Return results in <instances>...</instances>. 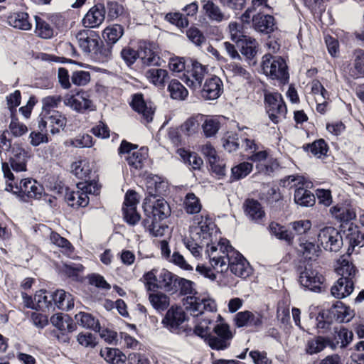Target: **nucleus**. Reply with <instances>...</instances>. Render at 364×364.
<instances>
[{
	"label": "nucleus",
	"instance_id": "nucleus-17",
	"mask_svg": "<svg viewBox=\"0 0 364 364\" xmlns=\"http://www.w3.org/2000/svg\"><path fill=\"white\" fill-rule=\"evenodd\" d=\"M223 84L218 76L207 78L200 90L201 97L207 100L218 99L223 92Z\"/></svg>",
	"mask_w": 364,
	"mask_h": 364
},
{
	"label": "nucleus",
	"instance_id": "nucleus-59",
	"mask_svg": "<svg viewBox=\"0 0 364 364\" xmlns=\"http://www.w3.org/2000/svg\"><path fill=\"white\" fill-rule=\"evenodd\" d=\"M62 98L60 95L47 96L42 99V109L44 113L51 112V109L58 107Z\"/></svg>",
	"mask_w": 364,
	"mask_h": 364
},
{
	"label": "nucleus",
	"instance_id": "nucleus-21",
	"mask_svg": "<svg viewBox=\"0 0 364 364\" xmlns=\"http://www.w3.org/2000/svg\"><path fill=\"white\" fill-rule=\"evenodd\" d=\"M253 28L257 32L269 34L277 28L275 19L272 15L258 14L252 17Z\"/></svg>",
	"mask_w": 364,
	"mask_h": 364
},
{
	"label": "nucleus",
	"instance_id": "nucleus-1",
	"mask_svg": "<svg viewBox=\"0 0 364 364\" xmlns=\"http://www.w3.org/2000/svg\"><path fill=\"white\" fill-rule=\"evenodd\" d=\"M206 254L210 262L218 272L230 269L235 276L245 279L252 272L248 261L230 245L226 239H221L218 245H207Z\"/></svg>",
	"mask_w": 364,
	"mask_h": 364
},
{
	"label": "nucleus",
	"instance_id": "nucleus-10",
	"mask_svg": "<svg viewBox=\"0 0 364 364\" xmlns=\"http://www.w3.org/2000/svg\"><path fill=\"white\" fill-rule=\"evenodd\" d=\"M230 29L233 41H235L237 46L240 47L242 55L247 58H252L257 53V42L255 39L245 35H237V23H230Z\"/></svg>",
	"mask_w": 364,
	"mask_h": 364
},
{
	"label": "nucleus",
	"instance_id": "nucleus-36",
	"mask_svg": "<svg viewBox=\"0 0 364 364\" xmlns=\"http://www.w3.org/2000/svg\"><path fill=\"white\" fill-rule=\"evenodd\" d=\"M346 237L349 243L348 252L350 247L353 249L356 246H364V232L359 230L357 226L350 225L346 230Z\"/></svg>",
	"mask_w": 364,
	"mask_h": 364
},
{
	"label": "nucleus",
	"instance_id": "nucleus-62",
	"mask_svg": "<svg viewBox=\"0 0 364 364\" xmlns=\"http://www.w3.org/2000/svg\"><path fill=\"white\" fill-rule=\"evenodd\" d=\"M76 188L80 189L82 193H85L87 196H88V194L97 195L100 190L96 183L88 181L77 183Z\"/></svg>",
	"mask_w": 364,
	"mask_h": 364
},
{
	"label": "nucleus",
	"instance_id": "nucleus-48",
	"mask_svg": "<svg viewBox=\"0 0 364 364\" xmlns=\"http://www.w3.org/2000/svg\"><path fill=\"white\" fill-rule=\"evenodd\" d=\"M220 128V122L216 117H206L202 124V129L206 137L214 136Z\"/></svg>",
	"mask_w": 364,
	"mask_h": 364
},
{
	"label": "nucleus",
	"instance_id": "nucleus-33",
	"mask_svg": "<svg viewBox=\"0 0 364 364\" xmlns=\"http://www.w3.org/2000/svg\"><path fill=\"white\" fill-rule=\"evenodd\" d=\"M349 75L353 79L364 77V50L359 49L355 52L353 66L350 68Z\"/></svg>",
	"mask_w": 364,
	"mask_h": 364
},
{
	"label": "nucleus",
	"instance_id": "nucleus-25",
	"mask_svg": "<svg viewBox=\"0 0 364 364\" xmlns=\"http://www.w3.org/2000/svg\"><path fill=\"white\" fill-rule=\"evenodd\" d=\"M7 23L14 28L28 31L32 28L29 16L26 12H14L7 16Z\"/></svg>",
	"mask_w": 364,
	"mask_h": 364
},
{
	"label": "nucleus",
	"instance_id": "nucleus-61",
	"mask_svg": "<svg viewBox=\"0 0 364 364\" xmlns=\"http://www.w3.org/2000/svg\"><path fill=\"white\" fill-rule=\"evenodd\" d=\"M72 82L77 86H84L90 81V74L87 71L78 70L73 73Z\"/></svg>",
	"mask_w": 364,
	"mask_h": 364
},
{
	"label": "nucleus",
	"instance_id": "nucleus-35",
	"mask_svg": "<svg viewBox=\"0 0 364 364\" xmlns=\"http://www.w3.org/2000/svg\"><path fill=\"white\" fill-rule=\"evenodd\" d=\"M145 76L154 85L163 87L165 85L166 80L168 79V74L166 70L150 68L146 72Z\"/></svg>",
	"mask_w": 364,
	"mask_h": 364
},
{
	"label": "nucleus",
	"instance_id": "nucleus-8",
	"mask_svg": "<svg viewBox=\"0 0 364 364\" xmlns=\"http://www.w3.org/2000/svg\"><path fill=\"white\" fill-rule=\"evenodd\" d=\"M266 109L269 118L274 124H277L287 114V107L281 94L269 92L264 95Z\"/></svg>",
	"mask_w": 364,
	"mask_h": 364
},
{
	"label": "nucleus",
	"instance_id": "nucleus-9",
	"mask_svg": "<svg viewBox=\"0 0 364 364\" xmlns=\"http://www.w3.org/2000/svg\"><path fill=\"white\" fill-rule=\"evenodd\" d=\"M318 242L325 250L338 252L343 245V239L340 232L333 227H326L320 230Z\"/></svg>",
	"mask_w": 364,
	"mask_h": 364
},
{
	"label": "nucleus",
	"instance_id": "nucleus-23",
	"mask_svg": "<svg viewBox=\"0 0 364 364\" xmlns=\"http://www.w3.org/2000/svg\"><path fill=\"white\" fill-rule=\"evenodd\" d=\"M178 277L173 274L167 269H162L158 273L159 289H164L167 292H176V282Z\"/></svg>",
	"mask_w": 364,
	"mask_h": 364
},
{
	"label": "nucleus",
	"instance_id": "nucleus-7",
	"mask_svg": "<svg viewBox=\"0 0 364 364\" xmlns=\"http://www.w3.org/2000/svg\"><path fill=\"white\" fill-rule=\"evenodd\" d=\"M183 304L186 310L194 317L202 315L205 311H216L215 301L205 296H187L183 299Z\"/></svg>",
	"mask_w": 364,
	"mask_h": 364
},
{
	"label": "nucleus",
	"instance_id": "nucleus-18",
	"mask_svg": "<svg viewBox=\"0 0 364 364\" xmlns=\"http://www.w3.org/2000/svg\"><path fill=\"white\" fill-rule=\"evenodd\" d=\"M28 158V153L24 149L16 144L13 145L9 156V164L14 171H26Z\"/></svg>",
	"mask_w": 364,
	"mask_h": 364
},
{
	"label": "nucleus",
	"instance_id": "nucleus-6",
	"mask_svg": "<svg viewBox=\"0 0 364 364\" xmlns=\"http://www.w3.org/2000/svg\"><path fill=\"white\" fill-rule=\"evenodd\" d=\"M261 67L264 74L273 80L277 79L285 82L289 79L287 65L280 56L264 55L262 59Z\"/></svg>",
	"mask_w": 364,
	"mask_h": 364
},
{
	"label": "nucleus",
	"instance_id": "nucleus-52",
	"mask_svg": "<svg viewBox=\"0 0 364 364\" xmlns=\"http://www.w3.org/2000/svg\"><path fill=\"white\" fill-rule=\"evenodd\" d=\"M168 90L172 99L183 100L188 96L186 87L178 80H173L168 85Z\"/></svg>",
	"mask_w": 364,
	"mask_h": 364
},
{
	"label": "nucleus",
	"instance_id": "nucleus-28",
	"mask_svg": "<svg viewBox=\"0 0 364 364\" xmlns=\"http://www.w3.org/2000/svg\"><path fill=\"white\" fill-rule=\"evenodd\" d=\"M65 200L68 205L74 208L85 207L89 203V197L82 193L81 190L78 188H76V191L67 189Z\"/></svg>",
	"mask_w": 364,
	"mask_h": 364
},
{
	"label": "nucleus",
	"instance_id": "nucleus-27",
	"mask_svg": "<svg viewBox=\"0 0 364 364\" xmlns=\"http://www.w3.org/2000/svg\"><path fill=\"white\" fill-rule=\"evenodd\" d=\"M50 298H52L54 304L59 309L68 311L74 306L73 296L63 289H58L54 293L50 294Z\"/></svg>",
	"mask_w": 364,
	"mask_h": 364
},
{
	"label": "nucleus",
	"instance_id": "nucleus-31",
	"mask_svg": "<svg viewBox=\"0 0 364 364\" xmlns=\"http://www.w3.org/2000/svg\"><path fill=\"white\" fill-rule=\"evenodd\" d=\"M327 346L331 348L330 338L318 336L307 341L305 350L307 354L314 355L321 352Z\"/></svg>",
	"mask_w": 364,
	"mask_h": 364
},
{
	"label": "nucleus",
	"instance_id": "nucleus-22",
	"mask_svg": "<svg viewBox=\"0 0 364 364\" xmlns=\"http://www.w3.org/2000/svg\"><path fill=\"white\" fill-rule=\"evenodd\" d=\"M132 107L141 114L144 123H149L152 121L154 110L151 107H147L141 94H135L133 96Z\"/></svg>",
	"mask_w": 364,
	"mask_h": 364
},
{
	"label": "nucleus",
	"instance_id": "nucleus-43",
	"mask_svg": "<svg viewBox=\"0 0 364 364\" xmlns=\"http://www.w3.org/2000/svg\"><path fill=\"white\" fill-rule=\"evenodd\" d=\"M139 58L141 60L143 64L147 66L159 65L160 58L159 55L150 47L146 46H140Z\"/></svg>",
	"mask_w": 364,
	"mask_h": 364
},
{
	"label": "nucleus",
	"instance_id": "nucleus-20",
	"mask_svg": "<svg viewBox=\"0 0 364 364\" xmlns=\"http://www.w3.org/2000/svg\"><path fill=\"white\" fill-rule=\"evenodd\" d=\"M235 323L237 327L249 326L258 328L262 325V316L258 312L244 311L238 312L235 317Z\"/></svg>",
	"mask_w": 364,
	"mask_h": 364
},
{
	"label": "nucleus",
	"instance_id": "nucleus-14",
	"mask_svg": "<svg viewBox=\"0 0 364 364\" xmlns=\"http://www.w3.org/2000/svg\"><path fill=\"white\" fill-rule=\"evenodd\" d=\"M64 104L80 113L95 109V106L90 99L89 94L85 91H80L75 95L66 97L64 100Z\"/></svg>",
	"mask_w": 364,
	"mask_h": 364
},
{
	"label": "nucleus",
	"instance_id": "nucleus-26",
	"mask_svg": "<svg viewBox=\"0 0 364 364\" xmlns=\"http://www.w3.org/2000/svg\"><path fill=\"white\" fill-rule=\"evenodd\" d=\"M328 314L333 319L339 323L349 322L354 314L349 307L346 306L342 302L337 301L328 311Z\"/></svg>",
	"mask_w": 364,
	"mask_h": 364
},
{
	"label": "nucleus",
	"instance_id": "nucleus-64",
	"mask_svg": "<svg viewBox=\"0 0 364 364\" xmlns=\"http://www.w3.org/2000/svg\"><path fill=\"white\" fill-rule=\"evenodd\" d=\"M9 129L12 134L16 137L22 136L28 131L27 127L19 122L14 117H12L11 118V121L9 124Z\"/></svg>",
	"mask_w": 364,
	"mask_h": 364
},
{
	"label": "nucleus",
	"instance_id": "nucleus-54",
	"mask_svg": "<svg viewBox=\"0 0 364 364\" xmlns=\"http://www.w3.org/2000/svg\"><path fill=\"white\" fill-rule=\"evenodd\" d=\"M112 46L107 43L106 44L100 43L97 46L92 55L100 62H106L112 57Z\"/></svg>",
	"mask_w": 364,
	"mask_h": 364
},
{
	"label": "nucleus",
	"instance_id": "nucleus-41",
	"mask_svg": "<svg viewBox=\"0 0 364 364\" xmlns=\"http://www.w3.org/2000/svg\"><path fill=\"white\" fill-rule=\"evenodd\" d=\"M60 272L68 277L74 281H79L81 278L80 274L84 270V267L80 263L68 262L63 263L60 267Z\"/></svg>",
	"mask_w": 364,
	"mask_h": 364
},
{
	"label": "nucleus",
	"instance_id": "nucleus-15",
	"mask_svg": "<svg viewBox=\"0 0 364 364\" xmlns=\"http://www.w3.org/2000/svg\"><path fill=\"white\" fill-rule=\"evenodd\" d=\"M324 277L316 269L306 267L300 272L299 282L305 289L312 291H320Z\"/></svg>",
	"mask_w": 364,
	"mask_h": 364
},
{
	"label": "nucleus",
	"instance_id": "nucleus-45",
	"mask_svg": "<svg viewBox=\"0 0 364 364\" xmlns=\"http://www.w3.org/2000/svg\"><path fill=\"white\" fill-rule=\"evenodd\" d=\"M149 300L152 306L158 311L166 310L170 304L169 297L162 292L150 293Z\"/></svg>",
	"mask_w": 364,
	"mask_h": 364
},
{
	"label": "nucleus",
	"instance_id": "nucleus-53",
	"mask_svg": "<svg viewBox=\"0 0 364 364\" xmlns=\"http://www.w3.org/2000/svg\"><path fill=\"white\" fill-rule=\"evenodd\" d=\"M184 206L188 214H196L200 211L202 205L200 200L193 193H188L185 197Z\"/></svg>",
	"mask_w": 364,
	"mask_h": 364
},
{
	"label": "nucleus",
	"instance_id": "nucleus-44",
	"mask_svg": "<svg viewBox=\"0 0 364 364\" xmlns=\"http://www.w3.org/2000/svg\"><path fill=\"white\" fill-rule=\"evenodd\" d=\"M35 33L37 36L43 39H48L53 37V29L46 21L41 17L35 16Z\"/></svg>",
	"mask_w": 364,
	"mask_h": 364
},
{
	"label": "nucleus",
	"instance_id": "nucleus-5",
	"mask_svg": "<svg viewBox=\"0 0 364 364\" xmlns=\"http://www.w3.org/2000/svg\"><path fill=\"white\" fill-rule=\"evenodd\" d=\"M284 186L296 187L294 192V201L301 206H312L315 203V196L307 188L311 186V183L307 181L301 176H289L283 181Z\"/></svg>",
	"mask_w": 364,
	"mask_h": 364
},
{
	"label": "nucleus",
	"instance_id": "nucleus-37",
	"mask_svg": "<svg viewBox=\"0 0 364 364\" xmlns=\"http://www.w3.org/2000/svg\"><path fill=\"white\" fill-rule=\"evenodd\" d=\"M338 266L336 270L341 277L353 280L357 272L355 267L344 255L338 260Z\"/></svg>",
	"mask_w": 364,
	"mask_h": 364
},
{
	"label": "nucleus",
	"instance_id": "nucleus-4",
	"mask_svg": "<svg viewBox=\"0 0 364 364\" xmlns=\"http://www.w3.org/2000/svg\"><path fill=\"white\" fill-rule=\"evenodd\" d=\"M145 200L144 212L146 218L143 220L142 224L152 235H162L164 229L159 223L171 215V208L163 198L157 199L153 205L149 206L148 200L150 202V199L146 198Z\"/></svg>",
	"mask_w": 364,
	"mask_h": 364
},
{
	"label": "nucleus",
	"instance_id": "nucleus-34",
	"mask_svg": "<svg viewBox=\"0 0 364 364\" xmlns=\"http://www.w3.org/2000/svg\"><path fill=\"white\" fill-rule=\"evenodd\" d=\"M100 355L109 363L124 364L126 355L117 348H105L100 350Z\"/></svg>",
	"mask_w": 364,
	"mask_h": 364
},
{
	"label": "nucleus",
	"instance_id": "nucleus-46",
	"mask_svg": "<svg viewBox=\"0 0 364 364\" xmlns=\"http://www.w3.org/2000/svg\"><path fill=\"white\" fill-rule=\"evenodd\" d=\"M201 2L203 4V9L209 18L218 22L224 19L223 13L212 1L202 0Z\"/></svg>",
	"mask_w": 364,
	"mask_h": 364
},
{
	"label": "nucleus",
	"instance_id": "nucleus-12",
	"mask_svg": "<svg viewBox=\"0 0 364 364\" xmlns=\"http://www.w3.org/2000/svg\"><path fill=\"white\" fill-rule=\"evenodd\" d=\"M208 73L206 66L194 60L191 63V68L188 69L183 75V80L187 86L193 90H196L201 87L202 82Z\"/></svg>",
	"mask_w": 364,
	"mask_h": 364
},
{
	"label": "nucleus",
	"instance_id": "nucleus-40",
	"mask_svg": "<svg viewBox=\"0 0 364 364\" xmlns=\"http://www.w3.org/2000/svg\"><path fill=\"white\" fill-rule=\"evenodd\" d=\"M299 251L308 259H315L318 257L321 249L318 245H316L313 242L299 240Z\"/></svg>",
	"mask_w": 364,
	"mask_h": 364
},
{
	"label": "nucleus",
	"instance_id": "nucleus-29",
	"mask_svg": "<svg viewBox=\"0 0 364 364\" xmlns=\"http://www.w3.org/2000/svg\"><path fill=\"white\" fill-rule=\"evenodd\" d=\"M245 212L251 220L256 223L260 222L265 215L261 204L254 199H247L245 200Z\"/></svg>",
	"mask_w": 364,
	"mask_h": 364
},
{
	"label": "nucleus",
	"instance_id": "nucleus-57",
	"mask_svg": "<svg viewBox=\"0 0 364 364\" xmlns=\"http://www.w3.org/2000/svg\"><path fill=\"white\" fill-rule=\"evenodd\" d=\"M165 19L178 28H185L188 26L187 18L179 12L168 13L166 15Z\"/></svg>",
	"mask_w": 364,
	"mask_h": 364
},
{
	"label": "nucleus",
	"instance_id": "nucleus-38",
	"mask_svg": "<svg viewBox=\"0 0 364 364\" xmlns=\"http://www.w3.org/2000/svg\"><path fill=\"white\" fill-rule=\"evenodd\" d=\"M353 333L348 331L345 328H341L338 331H336L334 339L330 338L331 348L336 349L338 346L346 348L353 339Z\"/></svg>",
	"mask_w": 364,
	"mask_h": 364
},
{
	"label": "nucleus",
	"instance_id": "nucleus-42",
	"mask_svg": "<svg viewBox=\"0 0 364 364\" xmlns=\"http://www.w3.org/2000/svg\"><path fill=\"white\" fill-rule=\"evenodd\" d=\"M46 119L49 122L51 126L52 134H56L60 132V129L63 128L67 122L66 118L58 111H52L46 113Z\"/></svg>",
	"mask_w": 364,
	"mask_h": 364
},
{
	"label": "nucleus",
	"instance_id": "nucleus-32",
	"mask_svg": "<svg viewBox=\"0 0 364 364\" xmlns=\"http://www.w3.org/2000/svg\"><path fill=\"white\" fill-rule=\"evenodd\" d=\"M148 157V149L141 147L140 149L134 151L131 155L127 157L129 166L136 170L142 169L144 163Z\"/></svg>",
	"mask_w": 364,
	"mask_h": 364
},
{
	"label": "nucleus",
	"instance_id": "nucleus-39",
	"mask_svg": "<svg viewBox=\"0 0 364 364\" xmlns=\"http://www.w3.org/2000/svg\"><path fill=\"white\" fill-rule=\"evenodd\" d=\"M75 318L80 326L90 328L95 331H100V326L97 319L92 315L85 312H79L75 316Z\"/></svg>",
	"mask_w": 364,
	"mask_h": 364
},
{
	"label": "nucleus",
	"instance_id": "nucleus-13",
	"mask_svg": "<svg viewBox=\"0 0 364 364\" xmlns=\"http://www.w3.org/2000/svg\"><path fill=\"white\" fill-rule=\"evenodd\" d=\"M187 320V316L181 306H171L162 319L165 328L174 333H179L181 324Z\"/></svg>",
	"mask_w": 364,
	"mask_h": 364
},
{
	"label": "nucleus",
	"instance_id": "nucleus-3",
	"mask_svg": "<svg viewBox=\"0 0 364 364\" xmlns=\"http://www.w3.org/2000/svg\"><path fill=\"white\" fill-rule=\"evenodd\" d=\"M1 169L4 177L7 179L5 190L16 195L22 201L29 199H38L41 197L44 188L36 180L26 178L20 180L18 183L12 173L9 163L2 162Z\"/></svg>",
	"mask_w": 364,
	"mask_h": 364
},
{
	"label": "nucleus",
	"instance_id": "nucleus-47",
	"mask_svg": "<svg viewBox=\"0 0 364 364\" xmlns=\"http://www.w3.org/2000/svg\"><path fill=\"white\" fill-rule=\"evenodd\" d=\"M330 212L340 222H348L355 218V213L346 207L335 205L331 208Z\"/></svg>",
	"mask_w": 364,
	"mask_h": 364
},
{
	"label": "nucleus",
	"instance_id": "nucleus-58",
	"mask_svg": "<svg viewBox=\"0 0 364 364\" xmlns=\"http://www.w3.org/2000/svg\"><path fill=\"white\" fill-rule=\"evenodd\" d=\"M123 217L124 220L130 225H136L141 218L136 211V207H123Z\"/></svg>",
	"mask_w": 364,
	"mask_h": 364
},
{
	"label": "nucleus",
	"instance_id": "nucleus-30",
	"mask_svg": "<svg viewBox=\"0 0 364 364\" xmlns=\"http://www.w3.org/2000/svg\"><path fill=\"white\" fill-rule=\"evenodd\" d=\"M100 3L104 7V13L108 21L117 19L124 12V7L118 0H102Z\"/></svg>",
	"mask_w": 364,
	"mask_h": 364
},
{
	"label": "nucleus",
	"instance_id": "nucleus-11",
	"mask_svg": "<svg viewBox=\"0 0 364 364\" xmlns=\"http://www.w3.org/2000/svg\"><path fill=\"white\" fill-rule=\"evenodd\" d=\"M215 227V225L209 216H195L191 229L192 239L200 241L208 240Z\"/></svg>",
	"mask_w": 364,
	"mask_h": 364
},
{
	"label": "nucleus",
	"instance_id": "nucleus-16",
	"mask_svg": "<svg viewBox=\"0 0 364 364\" xmlns=\"http://www.w3.org/2000/svg\"><path fill=\"white\" fill-rule=\"evenodd\" d=\"M76 39L80 49L87 54H92L97 46L102 43L97 33L90 29L80 31L76 34Z\"/></svg>",
	"mask_w": 364,
	"mask_h": 364
},
{
	"label": "nucleus",
	"instance_id": "nucleus-51",
	"mask_svg": "<svg viewBox=\"0 0 364 364\" xmlns=\"http://www.w3.org/2000/svg\"><path fill=\"white\" fill-rule=\"evenodd\" d=\"M269 229L270 232L277 238L284 240L289 245L292 243L294 235L286 230L284 227L281 226L277 223H271Z\"/></svg>",
	"mask_w": 364,
	"mask_h": 364
},
{
	"label": "nucleus",
	"instance_id": "nucleus-63",
	"mask_svg": "<svg viewBox=\"0 0 364 364\" xmlns=\"http://www.w3.org/2000/svg\"><path fill=\"white\" fill-rule=\"evenodd\" d=\"M139 56V50L136 51L129 47L124 48L121 51V57L128 66L134 64Z\"/></svg>",
	"mask_w": 364,
	"mask_h": 364
},
{
	"label": "nucleus",
	"instance_id": "nucleus-55",
	"mask_svg": "<svg viewBox=\"0 0 364 364\" xmlns=\"http://www.w3.org/2000/svg\"><path fill=\"white\" fill-rule=\"evenodd\" d=\"M304 150L310 151L314 156L320 158L325 155L328 151V146L325 141L322 139L304 146Z\"/></svg>",
	"mask_w": 364,
	"mask_h": 364
},
{
	"label": "nucleus",
	"instance_id": "nucleus-2",
	"mask_svg": "<svg viewBox=\"0 0 364 364\" xmlns=\"http://www.w3.org/2000/svg\"><path fill=\"white\" fill-rule=\"evenodd\" d=\"M212 323L210 318L205 317L194 328L196 335L203 338L205 342L213 349L223 350L230 347L233 334L230 326L223 322L215 324L213 329L209 327Z\"/></svg>",
	"mask_w": 364,
	"mask_h": 364
},
{
	"label": "nucleus",
	"instance_id": "nucleus-19",
	"mask_svg": "<svg viewBox=\"0 0 364 364\" xmlns=\"http://www.w3.org/2000/svg\"><path fill=\"white\" fill-rule=\"evenodd\" d=\"M104 7L100 2L95 4L85 14L82 19V24L86 28H97L105 19Z\"/></svg>",
	"mask_w": 364,
	"mask_h": 364
},
{
	"label": "nucleus",
	"instance_id": "nucleus-50",
	"mask_svg": "<svg viewBox=\"0 0 364 364\" xmlns=\"http://www.w3.org/2000/svg\"><path fill=\"white\" fill-rule=\"evenodd\" d=\"M72 172L73 174L79 178L85 181L87 178H90L89 176L91 173V167L90 163L86 160H80L72 164L71 166Z\"/></svg>",
	"mask_w": 364,
	"mask_h": 364
},
{
	"label": "nucleus",
	"instance_id": "nucleus-49",
	"mask_svg": "<svg viewBox=\"0 0 364 364\" xmlns=\"http://www.w3.org/2000/svg\"><path fill=\"white\" fill-rule=\"evenodd\" d=\"M124 33V28L121 25L114 24L107 27L103 32L104 38L110 45L116 43Z\"/></svg>",
	"mask_w": 364,
	"mask_h": 364
},
{
	"label": "nucleus",
	"instance_id": "nucleus-60",
	"mask_svg": "<svg viewBox=\"0 0 364 364\" xmlns=\"http://www.w3.org/2000/svg\"><path fill=\"white\" fill-rule=\"evenodd\" d=\"M157 278L158 274H156V271L154 269L148 272L144 275L145 286L148 291H155L156 289H159Z\"/></svg>",
	"mask_w": 364,
	"mask_h": 364
},
{
	"label": "nucleus",
	"instance_id": "nucleus-24",
	"mask_svg": "<svg viewBox=\"0 0 364 364\" xmlns=\"http://www.w3.org/2000/svg\"><path fill=\"white\" fill-rule=\"evenodd\" d=\"M353 291V282L345 277L339 278L331 287L332 296L337 299H343L350 295Z\"/></svg>",
	"mask_w": 364,
	"mask_h": 364
},
{
	"label": "nucleus",
	"instance_id": "nucleus-56",
	"mask_svg": "<svg viewBox=\"0 0 364 364\" xmlns=\"http://www.w3.org/2000/svg\"><path fill=\"white\" fill-rule=\"evenodd\" d=\"M252 164L249 162H242L232 168V177L235 180H240L246 177L252 170Z\"/></svg>",
	"mask_w": 364,
	"mask_h": 364
}]
</instances>
